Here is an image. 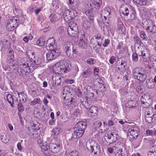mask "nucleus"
Wrapping results in <instances>:
<instances>
[{
	"label": "nucleus",
	"mask_w": 156,
	"mask_h": 156,
	"mask_svg": "<svg viewBox=\"0 0 156 156\" xmlns=\"http://www.w3.org/2000/svg\"><path fill=\"white\" fill-rule=\"evenodd\" d=\"M54 71L58 74H64L69 71V68L67 63L65 60H61L54 65Z\"/></svg>",
	"instance_id": "obj_1"
},
{
	"label": "nucleus",
	"mask_w": 156,
	"mask_h": 156,
	"mask_svg": "<svg viewBox=\"0 0 156 156\" xmlns=\"http://www.w3.org/2000/svg\"><path fill=\"white\" fill-rule=\"evenodd\" d=\"M102 4L101 1L97 0H88L87 3L84 5L85 13L87 15H90L92 12L93 8H98Z\"/></svg>",
	"instance_id": "obj_2"
},
{
	"label": "nucleus",
	"mask_w": 156,
	"mask_h": 156,
	"mask_svg": "<svg viewBox=\"0 0 156 156\" xmlns=\"http://www.w3.org/2000/svg\"><path fill=\"white\" fill-rule=\"evenodd\" d=\"M133 76L135 79L140 82H144L147 78L146 72L140 67H136L132 71Z\"/></svg>",
	"instance_id": "obj_3"
},
{
	"label": "nucleus",
	"mask_w": 156,
	"mask_h": 156,
	"mask_svg": "<svg viewBox=\"0 0 156 156\" xmlns=\"http://www.w3.org/2000/svg\"><path fill=\"white\" fill-rule=\"evenodd\" d=\"M86 147L87 149L91 153L94 152L96 156L99 155L101 153V149L99 145L94 141L89 140L86 143Z\"/></svg>",
	"instance_id": "obj_4"
},
{
	"label": "nucleus",
	"mask_w": 156,
	"mask_h": 156,
	"mask_svg": "<svg viewBox=\"0 0 156 156\" xmlns=\"http://www.w3.org/2000/svg\"><path fill=\"white\" fill-rule=\"evenodd\" d=\"M69 26L67 28L68 34L73 37L72 39L78 35L77 31L78 26L76 24L73 22H70L69 24Z\"/></svg>",
	"instance_id": "obj_5"
},
{
	"label": "nucleus",
	"mask_w": 156,
	"mask_h": 156,
	"mask_svg": "<svg viewBox=\"0 0 156 156\" xmlns=\"http://www.w3.org/2000/svg\"><path fill=\"white\" fill-rule=\"evenodd\" d=\"M73 40L76 43H78L80 47L82 48H86L87 41L83 34H79L77 37L73 38Z\"/></svg>",
	"instance_id": "obj_6"
},
{
	"label": "nucleus",
	"mask_w": 156,
	"mask_h": 156,
	"mask_svg": "<svg viewBox=\"0 0 156 156\" xmlns=\"http://www.w3.org/2000/svg\"><path fill=\"white\" fill-rule=\"evenodd\" d=\"M48 51L46 54V58L48 60L50 61L56 58L60 54L58 49H53Z\"/></svg>",
	"instance_id": "obj_7"
},
{
	"label": "nucleus",
	"mask_w": 156,
	"mask_h": 156,
	"mask_svg": "<svg viewBox=\"0 0 156 156\" xmlns=\"http://www.w3.org/2000/svg\"><path fill=\"white\" fill-rule=\"evenodd\" d=\"M64 47L67 56L72 58L73 54L76 52V50L73 49L72 45L69 42H66L64 44Z\"/></svg>",
	"instance_id": "obj_8"
},
{
	"label": "nucleus",
	"mask_w": 156,
	"mask_h": 156,
	"mask_svg": "<svg viewBox=\"0 0 156 156\" xmlns=\"http://www.w3.org/2000/svg\"><path fill=\"white\" fill-rule=\"evenodd\" d=\"M147 109V111L145 112V120L147 122L151 123L156 119V114H154L152 112H150L149 110H150V108Z\"/></svg>",
	"instance_id": "obj_9"
},
{
	"label": "nucleus",
	"mask_w": 156,
	"mask_h": 156,
	"mask_svg": "<svg viewBox=\"0 0 156 156\" xmlns=\"http://www.w3.org/2000/svg\"><path fill=\"white\" fill-rule=\"evenodd\" d=\"M48 148L52 153H57L61 151L62 147L59 144L50 143L48 145Z\"/></svg>",
	"instance_id": "obj_10"
},
{
	"label": "nucleus",
	"mask_w": 156,
	"mask_h": 156,
	"mask_svg": "<svg viewBox=\"0 0 156 156\" xmlns=\"http://www.w3.org/2000/svg\"><path fill=\"white\" fill-rule=\"evenodd\" d=\"M111 12V9L109 7L105 8L102 10L101 15L104 18L105 23H107L108 24L109 23V19Z\"/></svg>",
	"instance_id": "obj_11"
},
{
	"label": "nucleus",
	"mask_w": 156,
	"mask_h": 156,
	"mask_svg": "<svg viewBox=\"0 0 156 156\" xmlns=\"http://www.w3.org/2000/svg\"><path fill=\"white\" fill-rule=\"evenodd\" d=\"M128 134L130 135L131 138H136L139 134V129L136 126L132 127L130 128L128 130Z\"/></svg>",
	"instance_id": "obj_12"
},
{
	"label": "nucleus",
	"mask_w": 156,
	"mask_h": 156,
	"mask_svg": "<svg viewBox=\"0 0 156 156\" xmlns=\"http://www.w3.org/2000/svg\"><path fill=\"white\" fill-rule=\"evenodd\" d=\"M46 45L49 49H56L55 48L56 46L55 39L52 37L49 38L47 41Z\"/></svg>",
	"instance_id": "obj_13"
},
{
	"label": "nucleus",
	"mask_w": 156,
	"mask_h": 156,
	"mask_svg": "<svg viewBox=\"0 0 156 156\" xmlns=\"http://www.w3.org/2000/svg\"><path fill=\"white\" fill-rule=\"evenodd\" d=\"M147 26L146 28V29L147 31L152 33L156 32V26H155L154 23L152 20H149Z\"/></svg>",
	"instance_id": "obj_14"
},
{
	"label": "nucleus",
	"mask_w": 156,
	"mask_h": 156,
	"mask_svg": "<svg viewBox=\"0 0 156 156\" xmlns=\"http://www.w3.org/2000/svg\"><path fill=\"white\" fill-rule=\"evenodd\" d=\"M130 6L127 4H125L122 5L120 8V12L121 16H127L129 13V8Z\"/></svg>",
	"instance_id": "obj_15"
},
{
	"label": "nucleus",
	"mask_w": 156,
	"mask_h": 156,
	"mask_svg": "<svg viewBox=\"0 0 156 156\" xmlns=\"http://www.w3.org/2000/svg\"><path fill=\"white\" fill-rule=\"evenodd\" d=\"M63 17L65 21L68 22L73 17L72 11L69 9L66 10L63 13Z\"/></svg>",
	"instance_id": "obj_16"
},
{
	"label": "nucleus",
	"mask_w": 156,
	"mask_h": 156,
	"mask_svg": "<svg viewBox=\"0 0 156 156\" xmlns=\"http://www.w3.org/2000/svg\"><path fill=\"white\" fill-rule=\"evenodd\" d=\"M140 15L142 18H146L151 15V13L147 9L143 8L140 10Z\"/></svg>",
	"instance_id": "obj_17"
},
{
	"label": "nucleus",
	"mask_w": 156,
	"mask_h": 156,
	"mask_svg": "<svg viewBox=\"0 0 156 156\" xmlns=\"http://www.w3.org/2000/svg\"><path fill=\"white\" fill-rule=\"evenodd\" d=\"M84 132V130L76 128L72 134V138H78L81 137L83 136Z\"/></svg>",
	"instance_id": "obj_18"
},
{
	"label": "nucleus",
	"mask_w": 156,
	"mask_h": 156,
	"mask_svg": "<svg viewBox=\"0 0 156 156\" xmlns=\"http://www.w3.org/2000/svg\"><path fill=\"white\" fill-rule=\"evenodd\" d=\"M147 97L144 94L141 98V104L144 107H147L150 106V104L148 102L147 100H151L150 99L147 98Z\"/></svg>",
	"instance_id": "obj_19"
},
{
	"label": "nucleus",
	"mask_w": 156,
	"mask_h": 156,
	"mask_svg": "<svg viewBox=\"0 0 156 156\" xmlns=\"http://www.w3.org/2000/svg\"><path fill=\"white\" fill-rule=\"evenodd\" d=\"M61 78L62 77L60 74H55L53 76L52 80L55 82V84L58 85L61 83Z\"/></svg>",
	"instance_id": "obj_20"
},
{
	"label": "nucleus",
	"mask_w": 156,
	"mask_h": 156,
	"mask_svg": "<svg viewBox=\"0 0 156 156\" xmlns=\"http://www.w3.org/2000/svg\"><path fill=\"white\" fill-rule=\"evenodd\" d=\"M76 128L84 130H84L87 127V123L84 121L79 122L76 123Z\"/></svg>",
	"instance_id": "obj_21"
},
{
	"label": "nucleus",
	"mask_w": 156,
	"mask_h": 156,
	"mask_svg": "<svg viewBox=\"0 0 156 156\" xmlns=\"http://www.w3.org/2000/svg\"><path fill=\"white\" fill-rule=\"evenodd\" d=\"M75 98H70L68 97H65L63 100L64 104L66 106L72 104V102L75 101Z\"/></svg>",
	"instance_id": "obj_22"
},
{
	"label": "nucleus",
	"mask_w": 156,
	"mask_h": 156,
	"mask_svg": "<svg viewBox=\"0 0 156 156\" xmlns=\"http://www.w3.org/2000/svg\"><path fill=\"white\" fill-rule=\"evenodd\" d=\"M82 20L83 26L84 28L87 29L89 28L91 25V22L89 21L88 19L84 17Z\"/></svg>",
	"instance_id": "obj_23"
},
{
	"label": "nucleus",
	"mask_w": 156,
	"mask_h": 156,
	"mask_svg": "<svg viewBox=\"0 0 156 156\" xmlns=\"http://www.w3.org/2000/svg\"><path fill=\"white\" fill-rule=\"evenodd\" d=\"M134 39L135 42L134 45L135 47H137L138 48H139V46L140 47L143 45L140 39L136 35L134 36Z\"/></svg>",
	"instance_id": "obj_24"
},
{
	"label": "nucleus",
	"mask_w": 156,
	"mask_h": 156,
	"mask_svg": "<svg viewBox=\"0 0 156 156\" xmlns=\"http://www.w3.org/2000/svg\"><path fill=\"white\" fill-rule=\"evenodd\" d=\"M90 87L89 86H86L84 87V89H86L85 92H86V97L87 98L91 99L94 97V94L93 93L90 92L88 91V89L90 88Z\"/></svg>",
	"instance_id": "obj_25"
},
{
	"label": "nucleus",
	"mask_w": 156,
	"mask_h": 156,
	"mask_svg": "<svg viewBox=\"0 0 156 156\" xmlns=\"http://www.w3.org/2000/svg\"><path fill=\"white\" fill-rule=\"evenodd\" d=\"M14 58V56L13 51H9L7 58L8 62L9 63H12L14 61L13 60Z\"/></svg>",
	"instance_id": "obj_26"
},
{
	"label": "nucleus",
	"mask_w": 156,
	"mask_h": 156,
	"mask_svg": "<svg viewBox=\"0 0 156 156\" xmlns=\"http://www.w3.org/2000/svg\"><path fill=\"white\" fill-rule=\"evenodd\" d=\"M52 4L54 6H55V8L56 9H58L60 6L63 8H64L63 3H61L59 0H53Z\"/></svg>",
	"instance_id": "obj_27"
},
{
	"label": "nucleus",
	"mask_w": 156,
	"mask_h": 156,
	"mask_svg": "<svg viewBox=\"0 0 156 156\" xmlns=\"http://www.w3.org/2000/svg\"><path fill=\"white\" fill-rule=\"evenodd\" d=\"M19 20L17 17H14L12 18L9 22L11 24L14 26V28L17 27L18 26V23Z\"/></svg>",
	"instance_id": "obj_28"
},
{
	"label": "nucleus",
	"mask_w": 156,
	"mask_h": 156,
	"mask_svg": "<svg viewBox=\"0 0 156 156\" xmlns=\"http://www.w3.org/2000/svg\"><path fill=\"white\" fill-rule=\"evenodd\" d=\"M146 83L147 87L150 89H152L154 87L155 83L152 80L150 79H147L146 81Z\"/></svg>",
	"instance_id": "obj_29"
},
{
	"label": "nucleus",
	"mask_w": 156,
	"mask_h": 156,
	"mask_svg": "<svg viewBox=\"0 0 156 156\" xmlns=\"http://www.w3.org/2000/svg\"><path fill=\"white\" fill-rule=\"evenodd\" d=\"M146 52L147 50L145 49V50H141L139 53V55L142 58L143 61L145 62H146L147 61V58L146 56Z\"/></svg>",
	"instance_id": "obj_30"
},
{
	"label": "nucleus",
	"mask_w": 156,
	"mask_h": 156,
	"mask_svg": "<svg viewBox=\"0 0 156 156\" xmlns=\"http://www.w3.org/2000/svg\"><path fill=\"white\" fill-rule=\"evenodd\" d=\"M101 30L105 32L106 33L107 32L108 34H109L110 33H111V27L109 25H107L104 24V25L103 27L101 28Z\"/></svg>",
	"instance_id": "obj_31"
},
{
	"label": "nucleus",
	"mask_w": 156,
	"mask_h": 156,
	"mask_svg": "<svg viewBox=\"0 0 156 156\" xmlns=\"http://www.w3.org/2000/svg\"><path fill=\"white\" fill-rule=\"evenodd\" d=\"M27 64L23 63L22 65H21L20 68L21 69L25 72L27 73H29L31 72L30 70V69L29 67L27 66Z\"/></svg>",
	"instance_id": "obj_32"
},
{
	"label": "nucleus",
	"mask_w": 156,
	"mask_h": 156,
	"mask_svg": "<svg viewBox=\"0 0 156 156\" xmlns=\"http://www.w3.org/2000/svg\"><path fill=\"white\" fill-rule=\"evenodd\" d=\"M92 73V71L90 69H87L81 73V76L83 78H87Z\"/></svg>",
	"instance_id": "obj_33"
},
{
	"label": "nucleus",
	"mask_w": 156,
	"mask_h": 156,
	"mask_svg": "<svg viewBox=\"0 0 156 156\" xmlns=\"http://www.w3.org/2000/svg\"><path fill=\"white\" fill-rule=\"evenodd\" d=\"M45 41L42 37L39 38L37 41L36 44L40 46H44L45 44Z\"/></svg>",
	"instance_id": "obj_34"
},
{
	"label": "nucleus",
	"mask_w": 156,
	"mask_h": 156,
	"mask_svg": "<svg viewBox=\"0 0 156 156\" xmlns=\"http://www.w3.org/2000/svg\"><path fill=\"white\" fill-rule=\"evenodd\" d=\"M18 97L20 98L19 100L20 101L23 102H24L26 100V96L24 93H21L20 94L17 93Z\"/></svg>",
	"instance_id": "obj_35"
},
{
	"label": "nucleus",
	"mask_w": 156,
	"mask_h": 156,
	"mask_svg": "<svg viewBox=\"0 0 156 156\" xmlns=\"http://www.w3.org/2000/svg\"><path fill=\"white\" fill-rule=\"evenodd\" d=\"M62 131V129L60 127L54 128L52 130V132L55 135H57Z\"/></svg>",
	"instance_id": "obj_36"
},
{
	"label": "nucleus",
	"mask_w": 156,
	"mask_h": 156,
	"mask_svg": "<svg viewBox=\"0 0 156 156\" xmlns=\"http://www.w3.org/2000/svg\"><path fill=\"white\" fill-rule=\"evenodd\" d=\"M117 156H129L126 150H124L123 151L121 150L120 153L118 152L117 153Z\"/></svg>",
	"instance_id": "obj_37"
},
{
	"label": "nucleus",
	"mask_w": 156,
	"mask_h": 156,
	"mask_svg": "<svg viewBox=\"0 0 156 156\" xmlns=\"http://www.w3.org/2000/svg\"><path fill=\"white\" fill-rule=\"evenodd\" d=\"M10 23V22H8L6 24V27L7 30L9 31H12L14 30L15 28L14 26L12 25Z\"/></svg>",
	"instance_id": "obj_38"
},
{
	"label": "nucleus",
	"mask_w": 156,
	"mask_h": 156,
	"mask_svg": "<svg viewBox=\"0 0 156 156\" xmlns=\"http://www.w3.org/2000/svg\"><path fill=\"white\" fill-rule=\"evenodd\" d=\"M89 111L90 113H93L94 115H96L98 113V108L95 106H92Z\"/></svg>",
	"instance_id": "obj_39"
},
{
	"label": "nucleus",
	"mask_w": 156,
	"mask_h": 156,
	"mask_svg": "<svg viewBox=\"0 0 156 156\" xmlns=\"http://www.w3.org/2000/svg\"><path fill=\"white\" fill-rule=\"evenodd\" d=\"M41 101L39 98H35L33 101H32L30 102L31 105H34L37 104H41Z\"/></svg>",
	"instance_id": "obj_40"
},
{
	"label": "nucleus",
	"mask_w": 156,
	"mask_h": 156,
	"mask_svg": "<svg viewBox=\"0 0 156 156\" xmlns=\"http://www.w3.org/2000/svg\"><path fill=\"white\" fill-rule=\"evenodd\" d=\"M101 34H97L95 35L94 37L92 38V39L91 40V41L93 40H94V39H96L97 40L101 41L102 42V41L103 40V37H101ZM91 42L92 41H91Z\"/></svg>",
	"instance_id": "obj_41"
},
{
	"label": "nucleus",
	"mask_w": 156,
	"mask_h": 156,
	"mask_svg": "<svg viewBox=\"0 0 156 156\" xmlns=\"http://www.w3.org/2000/svg\"><path fill=\"white\" fill-rule=\"evenodd\" d=\"M0 138L2 142L5 144L8 143L9 141L6 136L2 135L0 136Z\"/></svg>",
	"instance_id": "obj_42"
},
{
	"label": "nucleus",
	"mask_w": 156,
	"mask_h": 156,
	"mask_svg": "<svg viewBox=\"0 0 156 156\" xmlns=\"http://www.w3.org/2000/svg\"><path fill=\"white\" fill-rule=\"evenodd\" d=\"M137 4L141 5H145L147 3V1L146 0H133Z\"/></svg>",
	"instance_id": "obj_43"
},
{
	"label": "nucleus",
	"mask_w": 156,
	"mask_h": 156,
	"mask_svg": "<svg viewBox=\"0 0 156 156\" xmlns=\"http://www.w3.org/2000/svg\"><path fill=\"white\" fill-rule=\"evenodd\" d=\"M7 99L8 102L12 105L13 102L12 96L11 95L8 94L7 96Z\"/></svg>",
	"instance_id": "obj_44"
},
{
	"label": "nucleus",
	"mask_w": 156,
	"mask_h": 156,
	"mask_svg": "<svg viewBox=\"0 0 156 156\" xmlns=\"http://www.w3.org/2000/svg\"><path fill=\"white\" fill-rule=\"evenodd\" d=\"M140 34V37L144 41H147V37L144 31H141Z\"/></svg>",
	"instance_id": "obj_45"
},
{
	"label": "nucleus",
	"mask_w": 156,
	"mask_h": 156,
	"mask_svg": "<svg viewBox=\"0 0 156 156\" xmlns=\"http://www.w3.org/2000/svg\"><path fill=\"white\" fill-rule=\"evenodd\" d=\"M101 125V123L100 121L95 122L94 123V126L96 129H97L98 128H100Z\"/></svg>",
	"instance_id": "obj_46"
},
{
	"label": "nucleus",
	"mask_w": 156,
	"mask_h": 156,
	"mask_svg": "<svg viewBox=\"0 0 156 156\" xmlns=\"http://www.w3.org/2000/svg\"><path fill=\"white\" fill-rule=\"evenodd\" d=\"M87 63L90 65H93L96 62V60L93 58H89L87 59Z\"/></svg>",
	"instance_id": "obj_47"
},
{
	"label": "nucleus",
	"mask_w": 156,
	"mask_h": 156,
	"mask_svg": "<svg viewBox=\"0 0 156 156\" xmlns=\"http://www.w3.org/2000/svg\"><path fill=\"white\" fill-rule=\"evenodd\" d=\"M69 155L70 156H79V155L78 152L76 150L70 151Z\"/></svg>",
	"instance_id": "obj_48"
},
{
	"label": "nucleus",
	"mask_w": 156,
	"mask_h": 156,
	"mask_svg": "<svg viewBox=\"0 0 156 156\" xmlns=\"http://www.w3.org/2000/svg\"><path fill=\"white\" fill-rule=\"evenodd\" d=\"M50 21L52 23L54 22L56 20V17L54 14L51 13L49 16Z\"/></svg>",
	"instance_id": "obj_49"
},
{
	"label": "nucleus",
	"mask_w": 156,
	"mask_h": 156,
	"mask_svg": "<svg viewBox=\"0 0 156 156\" xmlns=\"http://www.w3.org/2000/svg\"><path fill=\"white\" fill-rule=\"evenodd\" d=\"M70 88L68 86H66L64 87L63 93V94H66L68 93H69Z\"/></svg>",
	"instance_id": "obj_50"
},
{
	"label": "nucleus",
	"mask_w": 156,
	"mask_h": 156,
	"mask_svg": "<svg viewBox=\"0 0 156 156\" xmlns=\"http://www.w3.org/2000/svg\"><path fill=\"white\" fill-rule=\"evenodd\" d=\"M132 60L133 61L136 62L138 59L137 55L135 53H133L132 54Z\"/></svg>",
	"instance_id": "obj_51"
},
{
	"label": "nucleus",
	"mask_w": 156,
	"mask_h": 156,
	"mask_svg": "<svg viewBox=\"0 0 156 156\" xmlns=\"http://www.w3.org/2000/svg\"><path fill=\"white\" fill-rule=\"evenodd\" d=\"M48 146L47 145V144L41 145V150L43 152H44V151H46L48 150Z\"/></svg>",
	"instance_id": "obj_52"
},
{
	"label": "nucleus",
	"mask_w": 156,
	"mask_h": 156,
	"mask_svg": "<svg viewBox=\"0 0 156 156\" xmlns=\"http://www.w3.org/2000/svg\"><path fill=\"white\" fill-rule=\"evenodd\" d=\"M135 12L134 11H133L132 13L130 14V19L131 20H133L136 18L135 15Z\"/></svg>",
	"instance_id": "obj_53"
},
{
	"label": "nucleus",
	"mask_w": 156,
	"mask_h": 156,
	"mask_svg": "<svg viewBox=\"0 0 156 156\" xmlns=\"http://www.w3.org/2000/svg\"><path fill=\"white\" fill-rule=\"evenodd\" d=\"M18 109L19 112H22L24 110V108L21 103H19L18 105Z\"/></svg>",
	"instance_id": "obj_54"
},
{
	"label": "nucleus",
	"mask_w": 156,
	"mask_h": 156,
	"mask_svg": "<svg viewBox=\"0 0 156 156\" xmlns=\"http://www.w3.org/2000/svg\"><path fill=\"white\" fill-rule=\"evenodd\" d=\"M117 143V144L116 145V147H119V148H121V147H123L124 146V143L122 142H116Z\"/></svg>",
	"instance_id": "obj_55"
},
{
	"label": "nucleus",
	"mask_w": 156,
	"mask_h": 156,
	"mask_svg": "<svg viewBox=\"0 0 156 156\" xmlns=\"http://www.w3.org/2000/svg\"><path fill=\"white\" fill-rule=\"evenodd\" d=\"M110 43V40L108 39H105L104 42L103 44L104 47H107Z\"/></svg>",
	"instance_id": "obj_56"
},
{
	"label": "nucleus",
	"mask_w": 156,
	"mask_h": 156,
	"mask_svg": "<svg viewBox=\"0 0 156 156\" xmlns=\"http://www.w3.org/2000/svg\"><path fill=\"white\" fill-rule=\"evenodd\" d=\"M77 0H69V6H73L76 3Z\"/></svg>",
	"instance_id": "obj_57"
},
{
	"label": "nucleus",
	"mask_w": 156,
	"mask_h": 156,
	"mask_svg": "<svg viewBox=\"0 0 156 156\" xmlns=\"http://www.w3.org/2000/svg\"><path fill=\"white\" fill-rule=\"evenodd\" d=\"M115 60L116 59L115 57L114 56H112L110 58L109 60V62L111 64H113Z\"/></svg>",
	"instance_id": "obj_58"
},
{
	"label": "nucleus",
	"mask_w": 156,
	"mask_h": 156,
	"mask_svg": "<svg viewBox=\"0 0 156 156\" xmlns=\"http://www.w3.org/2000/svg\"><path fill=\"white\" fill-rule=\"evenodd\" d=\"M44 20V17L42 15L39 16L37 18V20L40 22H43Z\"/></svg>",
	"instance_id": "obj_59"
},
{
	"label": "nucleus",
	"mask_w": 156,
	"mask_h": 156,
	"mask_svg": "<svg viewBox=\"0 0 156 156\" xmlns=\"http://www.w3.org/2000/svg\"><path fill=\"white\" fill-rule=\"evenodd\" d=\"M72 12L73 17L72 18H73L74 17L78 15V12H77L75 10H72Z\"/></svg>",
	"instance_id": "obj_60"
},
{
	"label": "nucleus",
	"mask_w": 156,
	"mask_h": 156,
	"mask_svg": "<svg viewBox=\"0 0 156 156\" xmlns=\"http://www.w3.org/2000/svg\"><path fill=\"white\" fill-rule=\"evenodd\" d=\"M82 104L85 108H86L87 109H88L89 106L88 105L87 102L83 101L82 102Z\"/></svg>",
	"instance_id": "obj_61"
},
{
	"label": "nucleus",
	"mask_w": 156,
	"mask_h": 156,
	"mask_svg": "<svg viewBox=\"0 0 156 156\" xmlns=\"http://www.w3.org/2000/svg\"><path fill=\"white\" fill-rule=\"evenodd\" d=\"M148 156H156V151H149L148 153Z\"/></svg>",
	"instance_id": "obj_62"
},
{
	"label": "nucleus",
	"mask_w": 156,
	"mask_h": 156,
	"mask_svg": "<svg viewBox=\"0 0 156 156\" xmlns=\"http://www.w3.org/2000/svg\"><path fill=\"white\" fill-rule=\"evenodd\" d=\"M41 8H36V7H34V12L35 14L37 15L39 12L41 11Z\"/></svg>",
	"instance_id": "obj_63"
},
{
	"label": "nucleus",
	"mask_w": 156,
	"mask_h": 156,
	"mask_svg": "<svg viewBox=\"0 0 156 156\" xmlns=\"http://www.w3.org/2000/svg\"><path fill=\"white\" fill-rule=\"evenodd\" d=\"M154 63H152L151 65L153 67V68L156 70V59H155Z\"/></svg>",
	"instance_id": "obj_64"
}]
</instances>
